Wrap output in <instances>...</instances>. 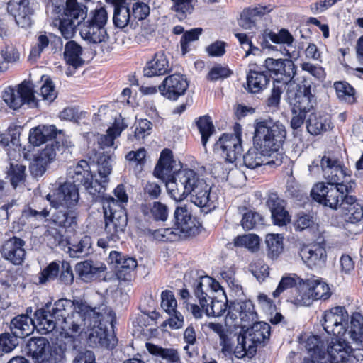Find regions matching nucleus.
<instances>
[{"label": "nucleus", "mask_w": 363, "mask_h": 363, "mask_svg": "<svg viewBox=\"0 0 363 363\" xmlns=\"http://www.w3.org/2000/svg\"><path fill=\"white\" fill-rule=\"evenodd\" d=\"M172 71L169 59L163 51L155 53L151 60L146 62L143 67L145 77H152L162 76Z\"/></svg>", "instance_id": "nucleus-23"}, {"label": "nucleus", "mask_w": 363, "mask_h": 363, "mask_svg": "<svg viewBox=\"0 0 363 363\" xmlns=\"http://www.w3.org/2000/svg\"><path fill=\"white\" fill-rule=\"evenodd\" d=\"M188 87L186 79L182 74H174L165 77L158 89L162 96L175 101L184 94Z\"/></svg>", "instance_id": "nucleus-18"}, {"label": "nucleus", "mask_w": 363, "mask_h": 363, "mask_svg": "<svg viewBox=\"0 0 363 363\" xmlns=\"http://www.w3.org/2000/svg\"><path fill=\"white\" fill-rule=\"evenodd\" d=\"M7 11L12 15L16 23L22 27H30L32 24L31 17L34 14V4L30 0H10L7 4Z\"/></svg>", "instance_id": "nucleus-19"}, {"label": "nucleus", "mask_w": 363, "mask_h": 363, "mask_svg": "<svg viewBox=\"0 0 363 363\" xmlns=\"http://www.w3.org/2000/svg\"><path fill=\"white\" fill-rule=\"evenodd\" d=\"M114 6L113 23L116 28H124L133 24L130 9L127 0H106Z\"/></svg>", "instance_id": "nucleus-31"}, {"label": "nucleus", "mask_w": 363, "mask_h": 363, "mask_svg": "<svg viewBox=\"0 0 363 363\" xmlns=\"http://www.w3.org/2000/svg\"><path fill=\"white\" fill-rule=\"evenodd\" d=\"M342 216L345 222L357 223L363 219V207L356 197L347 195L341 203Z\"/></svg>", "instance_id": "nucleus-32"}, {"label": "nucleus", "mask_w": 363, "mask_h": 363, "mask_svg": "<svg viewBox=\"0 0 363 363\" xmlns=\"http://www.w3.org/2000/svg\"><path fill=\"white\" fill-rule=\"evenodd\" d=\"M214 149L220 152L226 162L233 163L242 152L241 133H224L216 143Z\"/></svg>", "instance_id": "nucleus-15"}, {"label": "nucleus", "mask_w": 363, "mask_h": 363, "mask_svg": "<svg viewBox=\"0 0 363 363\" xmlns=\"http://www.w3.org/2000/svg\"><path fill=\"white\" fill-rule=\"evenodd\" d=\"M82 48L77 42L69 40L67 42L64 48V59L66 64L74 71L82 67L84 65V60L82 57Z\"/></svg>", "instance_id": "nucleus-37"}, {"label": "nucleus", "mask_w": 363, "mask_h": 363, "mask_svg": "<svg viewBox=\"0 0 363 363\" xmlns=\"http://www.w3.org/2000/svg\"><path fill=\"white\" fill-rule=\"evenodd\" d=\"M354 184L349 182L348 184H340L336 186L318 183L313 187L311 196L314 201L325 206L337 209L339 206L341 207L344 197L352 191Z\"/></svg>", "instance_id": "nucleus-9"}, {"label": "nucleus", "mask_w": 363, "mask_h": 363, "mask_svg": "<svg viewBox=\"0 0 363 363\" xmlns=\"http://www.w3.org/2000/svg\"><path fill=\"white\" fill-rule=\"evenodd\" d=\"M46 199L54 208L51 213L52 223L65 229L77 227L79 195L74 186L62 184L52 194H48Z\"/></svg>", "instance_id": "nucleus-4"}, {"label": "nucleus", "mask_w": 363, "mask_h": 363, "mask_svg": "<svg viewBox=\"0 0 363 363\" xmlns=\"http://www.w3.org/2000/svg\"><path fill=\"white\" fill-rule=\"evenodd\" d=\"M196 124L201 135L202 145L206 147L209 137L215 130L211 118L208 116H200L197 118Z\"/></svg>", "instance_id": "nucleus-53"}, {"label": "nucleus", "mask_w": 363, "mask_h": 363, "mask_svg": "<svg viewBox=\"0 0 363 363\" xmlns=\"http://www.w3.org/2000/svg\"><path fill=\"white\" fill-rule=\"evenodd\" d=\"M201 308L204 310L207 316L220 317L227 311L228 305L227 303L213 299L208 296L207 302L205 303V306Z\"/></svg>", "instance_id": "nucleus-54"}, {"label": "nucleus", "mask_w": 363, "mask_h": 363, "mask_svg": "<svg viewBox=\"0 0 363 363\" xmlns=\"http://www.w3.org/2000/svg\"><path fill=\"white\" fill-rule=\"evenodd\" d=\"M105 219V238L98 240L97 245L101 248L113 247L121 240L128 224L126 208L104 210Z\"/></svg>", "instance_id": "nucleus-8"}, {"label": "nucleus", "mask_w": 363, "mask_h": 363, "mask_svg": "<svg viewBox=\"0 0 363 363\" xmlns=\"http://www.w3.org/2000/svg\"><path fill=\"white\" fill-rule=\"evenodd\" d=\"M69 253L72 257H84L93 252L92 240L89 235H84L78 241L69 243Z\"/></svg>", "instance_id": "nucleus-43"}, {"label": "nucleus", "mask_w": 363, "mask_h": 363, "mask_svg": "<svg viewBox=\"0 0 363 363\" xmlns=\"http://www.w3.org/2000/svg\"><path fill=\"white\" fill-rule=\"evenodd\" d=\"M194 285V294L199 299V303L201 307L205 306V303L207 302L208 294L207 291L209 288L213 291H218L221 286L219 282L216 281L208 276H201L198 279H196Z\"/></svg>", "instance_id": "nucleus-35"}, {"label": "nucleus", "mask_w": 363, "mask_h": 363, "mask_svg": "<svg viewBox=\"0 0 363 363\" xmlns=\"http://www.w3.org/2000/svg\"><path fill=\"white\" fill-rule=\"evenodd\" d=\"M228 317L236 320L238 318L242 323L254 321L257 318L254 304L250 300L232 303L228 306Z\"/></svg>", "instance_id": "nucleus-26"}, {"label": "nucleus", "mask_w": 363, "mask_h": 363, "mask_svg": "<svg viewBox=\"0 0 363 363\" xmlns=\"http://www.w3.org/2000/svg\"><path fill=\"white\" fill-rule=\"evenodd\" d=\"M330 296L328 284L321 278L313 276L305 279L301 295L294 296L292 303L297 306H310L314 301H325Z\"/></svg>", "instance_id": "nucleus-11"}, {"label": "nucleus", "mask_w": 363, "mask_h": 363, "mask_svg": "<svg viewBox=\"0 0 363 363\" xmlns=\"http://www.w3.org/2000/svg\"><path fill=\"white\" fill-rule=\"evenodd\" d=\"M265 13L266 7L264 6L245 9L241 13L239 24L245 29H252L256 26L257 18L262 16Z\"/></svg>", "instance_id": "nucleus-45"}, {"label": "nucleus", "mask_w": 363, "mask_h": 363, "mask_svg": "<svg viewBox=\"0 0 363 363\" xmlns=\"http://www.w3.org/2000/svg\"><path fill=\"white\" fill-rule=\"evenodd\" d=\"M284 238L281 234L269 233L266 235L265 244L267 255L272 259H277L284 250Z\"/></svg>", "instance_id": "nucleus-46"}, {"label": "nucleus", "mask_w": 363, "mask_h": 363, "mask_svg": "<svg viewBox=\"0 0 363 363\" xmlns=\"http://www.w3.org/2000/svg\"><path fill=\"white\" fill-rule=\"evenodd\" d=\"M192 1L193 0H172L173 5L171 9L176 13V16L179 21H183L188 15L193 12L194 7Z\"/></svg>", "instance_id": "nucleus-55"}, {"label": "nucleus", "mask_w": 363, "mask_h": 363, "mask_svg": "<svg viewBox=\"0 0 363 363\" xmlns=\"http://www.w3.org/2000/svg\"><path fill=\"white\" fill-rule=\"evenodd\" d=\"M282 59H274L271 57H268L264 60V67L266 69V72H267V74L270 77L272 75L274 78V82L277 83V77L279 74H280V69L284 68L288 71L291 69V63L290 62H281ZM290 72H288L289 74Z\"/></svg>", "instance_id": "nucleus-52"}, {"label": "nucleus", "mask_w": 363, "mask_h": 363, "mask_svg": "<svg viewBox=\"0 0 363 363\" xmlns=\"http://www.w3.org/2000/svg\"><path fill=\"white\" fill-rule=\"evenodd\" d=\"M303 262L310 268L321 267L327 259V253L324 247L318 244L303 246L299 252Z\"/></svg>", "instance_id": "nucleus-24"}, {"label": "nucleus", "mask_w": 363, "mask_h": 363, "mask_svg": "<svg viewBox=\"0 0 363 363\" xmlns=\"http://www.w3.org/2000/svg\"><path fill=\"white\" fill-rule=\"evenodd\" d=\"M286 137V130L281 123L272 119L263 120L255 125L253 145L272 157V164L280 166L286 158L283 149Z\"/></svg>", "instance_id": "nucleus-3"}, {"label": "nucleus", "mask_w": 363, "mask_h": 363, "mask_svg": "<svg viewBox=\"0 0 363 363\" xmlns=\"http://www.w3.org/2000/svg\"><path fill=\"white\" fill-rule=\"evenodd\" d=\"M26 242L13 236L5 241L0 250L3 258L15 265L21 264L26 257Z\"/></svg>", "instance_id": "nucleus-20"}, {"label": "nucleus", "mask_w": 363, "mask_h": 363, "mask_svg": "<svg viewBox=\"0 0 363 363\" xmlns=\"http://www.w3.org/2000/svg\"><path fill=\"white\" fill-rule=\"evenodd\" d=\"M247 72L245 89L252 94H258L269 84L270 76L257 65L250 64Z\"/></svg>", "instance_id": "nucleus-22"}, {"label": "nucleus", "mask_w": 363, "mask_h": 363, "mask_svg": "<svg viewBox=\"0 0 363 363\" xmlns=\"http://www.w3.org/2000/svg\"><path fill=\"white\" fill-rule=\"evenodd\" d=\"M202 32L203 29L201 28H196L184 33L180 40L181 49L183 55L190 51L191 43L199 40Z\"/></svg>", "instance_id": "nucleus-56"}, {"label": "nucleus", "mask_w": 363, "mask_h": 363, "mask_svg": "<svg viewBox=\"0 0 363 363\" xmlns=\"http://www.w3.org/2000/svg\"><path fill=\"white\" fill-rule=\"evenodd\" d=\"M37 326L35 318L33 320L28 315L22 314L14 317L10 323L11 334L18 338L28 336Z\"/></svg>", "instance_id": "nucleus-33"}, {"label": "nucleus", "mask_w": 363, "mask_h": 363, "mask_svg": "<svg viewBox=\"0 0 363 363\" xmlns=\"http://www.w3.org/2000/svg\"><path fill=\"white\" fill-rule=\"evenodd\" d=\"M345 337L342 341L333 342L329 353L335 362L363 363V349L352 348Z\"/></svg>", "instance_id": "nucleus-14"}, {"label": "nucleus", "mask_w": 363, "mask_h": 363, "mask_svg": "<svg viewBox=\"0 0 363 363\" xmlns=\"http://www.w3.org/2000/svg\"><path fill=\"white\" fill-rule=\"evenodd\" d=\"M68 179L69 181L63 184L74 186L78 194L79 188H84L95 201H98L99 196L106 191V186L97 178H94L88 162L84 160H80L74 168L69 169Z\"/></svg>", "instance_id": "nucleus-7"}, {"label": "nucleus", "mask_w": 363, "mask_h": 363, "mask_svg": "<svg viewBox=\"0 0 363 363\" xmlns=\"http://www.w3.org/2000/svg\"><path fill=\"white\" fill-rule=\"evenodd\" d=\"M60 264L58 262L53 261L46 266L39 274V284H45L57 279L60 273Z\"/></svg>", "instance_id": "nucleus-57"}, {"label": "nucleus", "mask_w": 363, "mask_h": 363, "mask_svg": "<svg viewBox=\"0 0 363 363\" xmlns=\"http://www.w3.org/2000/svg\"><path fill=\"white\" fill-rule=\"evenodd\" d=\"M178 179L183 184L184 187L188 196L194 191L195 186L200 183L202 179H200L198 174L190 169H184L176 171Z\"/></svg>", "instance_id": "nucleus-49"}, {"label": "nucleus", "mask_w": 363, "mask_h": 363, "mask_svg": "<svg viewBox=\"0 0 363 363\" xmlns=\"http://www.w3.org/2000/svg\"><path fill=\"white\" fill-rule=\"evenodd\" d=\"M25 170L26 167L24 165L10 163L7 174L10 179L11 184L14 189L16 188L21 182L23 181L25 178Z\"/></svg>", "instance_id": "nucleus-62"}, {"label": "nucleus", "mask_w": 363, "mask_h": 363, "mask_svg": "<svg viewBox=\"0 0 363 363\" xmlns=\"http://www.w3.org/2000/svg\"><path fill=\"white\" fill-rule=\"evenodd\" d=\"M127 126L121 116L116 118L113 125L108 128L106 135H102L99 138V144L101 148L113 146L114 140L121 135V132L125 130Z\"/></svg>", "instance_id": "nucleus-42"}, {"label": "nucleus", "mask_w": 363, "mask_h": 363, "mask_svg": "<svg viewBox=\"0 0 363 363\" xmlns=\"http://www.w3.org/2000/svg\"><path fill=\"white\" fill-rule=\"evenodd\" d=\"M211 187L203 179L195 186L191 193V202L200 208H208V211L214 208L215 197L211 194Z\"/></svg>", "instance_id": "nucleus-28"}, {"label": "nucleus", "mask_w": 363, "mask_h": 363, "mask_svg": "<svg viewBox=\"0 0 363 363\" xmlns=\"http://www.w3.org/2000/svg\"><path fill=\"white\" fill-rule=\"evenodd\" d=\"M233 243L235 247H245L254 251L259 248V238L255 234L237 236Z\"/></svg>", "instance_id": "nucleus-61"}, {"label": "nucleus", "mask_w": 363, "mask_h": 363, "mask_svg": "<svg viewBox=\"0 0 363 363\" xmlns=\"http://www.w3.org/2000/svg\"><path fill=\"white\" fill-rule=\"evenodd\" d=\"M57 131L55 125H38L31 128L29 133V142L34 146H39L57 137Z\"/></svg>", "instance_id": "nucleus-41"}, {"label": "nucleus", "mask_w": 363, "mask_h": 363, "mask_svg": "<svg viewBox=\"0 0 363 363\" xmlns=\"http://www.w3.org/2000/svg\"><path fill=\"white\" fill-rule=\"evenodd\" d=\"M174 225L182 237H190L199 233L200 223L193 216L186 205L177 206L174 212Z\"/></svg>", "instance_id": "nucleus-16"}, {"label": "nucleus", "mask_w": 363, "mask_h": 363, "mask_svg": "<svg viewBox=\"0 0 363 363\" xmlns=\"http://www.w3.org/2000/svg\"><path fill=\"white\" fill-rule=\"evenodd\" d=\"M233 74V72L228 66H223L221 64H216L209 71L207 75V79L211 82L223 80Z\"/></svg>", "instance_id": "nucleus-63"}, {"label": "nucleus", "mask_w": 363, "mask_h": 363, "mask_svg": "<svg viewBox=\"0 0 363 363\" xmlns=\"http://www.w3.org/2000/svg\"><path fill=\"white\" fill-rule=\"evenodd\" d=\"M349 315L343 306H336L325 311L320 320L324 330L328 335H333L330 344L338 340L342 341L346 337L348 330Z\"/></svg>", "instance_id": "nucleus-10"}, {"label": "nucleus", "mask_w": 363, "mask_h": 363, "mask_svg": "<svg viewBox=\"0 0 363 363\" xmlns=\"http://www.w3.org/2000/svg\"><path fill=\"white\" fill-rule=\"evenodd\" d=\"M347 340L356 347H362L363 342V315L358 313H354L348 321V330L346 333Z\"/></svg>", "instance_id": "nucleus-39"}, {"label": "nucleus", "mask_w": 363, "mask_h": 363, "mask_svg": "<svg viewBox=\"0 0 363 363\" xmlns=\"http://www.w3.org/2000/svg\"><path fill=\"white\" fill-rule=\"evenodd\" d=\"M174 162L172 150L167 148L164 149L155 167L154 175L165 183L167 193L172 199L175 201H182L187 197L188 194L183 184L178 179L176 171L173 170Z\"/></svg>", "instance_id": "nucleus-5"}, {"label": "nucleus", "mask_w": 363, "mask_h": 363, "mask_svg": "<svg viewBox=\"0 0 363 363\" xmlns=\"http://www.w3.org/2000/svg\"><path fill=\"white\" fill-rule=\"evenodd\" d=\"M149 233L155 239L162 242H175L186 238L182 237L180 235L182 233L179 232L174 225V228H161L155 230H149Z\"/></svg>", "instance_id": "nucleus-51"}, {"label": "nucleus", "mask_w": 363, "mask_h": 363, "mask_svg": "<svg viewBox=\"0 0 363 363\" xmlns=\"http://www.w3.org/2000/svg\"><path fill=\"white\" fill-rule=\"evenodd\" d=\"M146 349L152 355L166 360L168 363L178 362L180 360V356L176 349L164 348L150 342L146 343Z\"/></svg>", "instance_id": "nucleus-44"}, {"label": "nucleus", "mask_w": 363, "mask_h": 363, "mask_svg": "<svg viewBox=\"0 0 363 363\" xmlns=\"http://www.w3.org/2000/svg\"><path fill=\"white\" fill-rule=\"evenodd\" d=\"M243 164L248 169H254L262 165H269L276 167L271 163L272 157H268V154L262 152L253 145L247 153L243 155Z\"/></svg>", "instance_id": "nucleus-40"}, {"label": "nucleus", "mask_w": 363, "mask_h": 363, "mask_svg": "<svg viewBox=\"0 0 363 363\" xmlns=\"http://www.w3.org/2000/svg\"><path fill=\"white\" fill-rule=\"evenodd\" d=\"M271 327L265 322H257L253 324L249 331L248 340L253 343H262L268 340Z\"/></svg>", "instance_id": "nucleus-48"}, {"label": "nucleus", "mask_w": 363, "mask_h": 363, "mask_svg": "<svg viewBox=\"0 0 363 363\" xmlns=\"http://www.w3.org/2000/svg\"><path fill=\"white\" fill-rule=\"evenodd\" d=\"M2 98L9 107L13 110H17L23 105H27L28 108H35L38 106V101L34 95L33 85L26 81L18 85L16 89H6Z\"/></svg>", "instance_id": "nucleus-12"}, {"label": "nucleus", "mask_w": 363, "mask_h": 363, "mask_svg": "<svg viewBox=\"0 0 363 363\" xmlns=\"http://www.w3.org/2000/svg\"><path fill=\"white\" fill-rule=\"evenodd\" d=\"M273 223L276 225L284 226L290 223L291 218L285 209V201L280 199L277 194H271L267 201Z\"/></svg>", "instance_id": "nucleus-25"}, {"label": "nucleus", "mask_w": 363, "mask_h": 363, "mask_svg": "<svg viewBox=\"0 0 363 363\" xmlns=\"http://www.w3.org/2000/svg\"><path fill=\"white\" fill-rule=\"evenodd\" d=\"M18 345V337L9 333L0 334V351L4 353L12 352Z\"/></svg>", "instance_id": "nucleus-64"}, {"label": "nucleus", "mask_w": 363, "mask_h": 363, "mask_svg": "<svg viewBox=\"0 0 363 363\" xmlns=\"http://www.w3.org/2000/svg\"><path fill=\"white\" fill-rule=\"evenodd\" d=\"M320 167L328 185L339 186L344 184V179L350 176L342 162L337 158L324 155L320 160Z\"/></svg>", "instance_id": "nucleus-17"}, {"label": "nucleus", "mask_w": 363, "mask_h": 363, "mask_svg": "<svg viewBox=\"0 0 363 363\" xmlns=\"http://www.w3.org/2000/svg\"><path fill=\"white\" fill-rule=\"evenodd\" d=\"M88 8L77 0H67L63 12L53 21L58 26L61 35L65 39L72 38L78 26L82 38L94 44L100 43L108 38L106 25L108 15L104 6L96 7L87 13Z\"/></svg>", "instance_id": "nucleus-2"}, {"label": "nucleus", "mask_w": 363, "mask_h": 363, "mask_svg": "<svg viewBox=\"0 0 363 363\" xmlns=\"http://www.w3.org/2000/svg\"><path fill=\"white\" fill-rule=\"evenodd\" d=\"M68 347L65 342L50 345L43 337H31L26 345V352L35 363H60L65 358Z\"/></svg>", "instance_id": "nucleus-6"}, {"label": "nucleus", "mask_w": 363, "mask_h": 363, "mask_svg": "<svg viewBox=\"0 0 363 363\" xmlns=\"http://www.w3.org/2000/svg\"><path fill=\"white\" fill-rule=\"evenodd\" d=\"M106 270V266L100 262L86 260L76 264L75 272L84 282H90Z\"/></svg>", "instance_id": "nucleus-30"}, {"label": "nucleus", "mask_w": 363, "mask_h": 363, "mask_svg": "<svg viewBox=\"0 0 363 363\" xmlns=\"http://www.w3.org/2000/svg\"><path fill=\"white\" fill-rule=\"evenodd\" d=\"M60 141H52L51 143L46 145L45 148L40 151L35 157L49 164L55 160L56 150L60 151Z\"/></svg>", "instance_id": "nucleus-60"}, {"label": "nucleus", "mask_w": 363, "mask_h": 363, "mask_svg": "<svg viewBox=\"0 0 363 363\" xmlns=\"http://www.w3.org/2000/svg\"><path fill=\"white\" fill-rule=\"evenodd\" d=\"M177 300L173 292L169 290L163 291L161 294V307L169 315L165 323L172 329L181 328L184 325V317L177 310Z\"/></svg>", "instance_id": "nucleus-21"}, {"label": "nucleus", "mask_w": 363, "mask_h": 363, "mask_svg": "<svg viewBox=\"0 0 363 363\" xmlns=\"http://www.w3.org/2000/svg\"><path fill=\"white\" fill-rule=\"evenodd\" d=\"M334 88L336 91L337 98L348 104H352L355 103V90L345 81H339L334 83Z\"/></svg>", "instance_id": "nucleus-50"}, {"label": "nucleus", "mask_w": 363, "mask_h": 363, "mask_svg": "<svg viewBox=\"0 0 363 363\" xmlns=\"http://www.w3.org/2000/svg\"><path fill=\"white\" fill-rule=\"evenodd\" d=\"M142 211L145 215H148L150 213L156 221H166L169 216L167 206L160 201H154L149 205L143 206Z\"/></svg>", "instance_id": "nucleus-47"}, {"label": "nucleus", "mask_w": 363, "mask_h": 363, "mask_svg": "<svg viewBox=\"0 0 363 363\" xmlns=\"http://www.w3.org/2000/svg\"><path fill=\"white\" fill-rule=\"evenodd\" d=\"M112 170L111 157V156L103 155L98 160V173L100 177L99 182L106 186V184L108 181V175Z\"/></svg>", "instance_id": "nucleus-59"}, {"label": "nucleus", "mask_w": 363, "mask_h": 363, "mask_svg": "<svg viewBox=\"0 0 363 363\" xmlns=\"http://www.w3.org/2000/svg\"><path fill=\"white\" fill-rule=\"evenodd\" d=\"M287 98L291 109L297 113H311L316 104V98L311 93V86L308 83L297 84L295 89H288Z\"/></svg>", "instance_id": "nucleus-13"}, {"label": "nucleus", "mask_w": 363, "mask_h": 363, "mask_svg": "<svg viewBox=\"0 0 363 363\" xmlns=\"http://www.w3.org/2000/svg\"><path fill=\"white\" fill-rule=\"evenodd\" d=\"M305 279L298 277L296 274H289L283 276L276 290L272 293L274 298H277L281 293L287 289H291L292 296L290 297L291 302L296 295H301Z\"/></svg>", "instance_id": "nucleus-29"}, {"label": "nucleus", "mask_w": 363, "mask_h": 363, "mask_svg": "<svg viewBox=\"0 0 363 363\" xmlns=\"http://www.w3.org/2000/svg\"><path fill=\"white\" fill-rule=\"evenodd\" d=\"M108 262L117 269L120 277L130 273L138 265L135 258L126 257L118 251H111L109 253Z\"/></svg>", "instance_id": "nucleus-34"}, {"label": "nucleus", "mask_w": 363, "mask_h": 363, "mask_svg": "<svg viewBox=\"0 0 363 363\" xmlns=\"http://www.w3.org/2000/svg\"><path fill=\"white\" fill-rule=\"evenodd\" d=\"M116 198L107 195L105 191L99 196L98 201H101L103 205V210L112 211L125 208V206L128 201V196L127 194L125 186L122 184H118L113 190Z\"/></svg>", "instance_id": "nucleus-27"}, {"label": "nucleus", "mask_w": 363, "mask_h": 363, "mask_svg": "<svg viewBox=\"0 0 363 363\" xmlns=\"http://www.w3.org/2000/svg\"><path fill=\"white\" fill-rule=\"evenodd\" d=\"M330 119L328 114L313 113L309 114L306 120L308 132L313 135H318L330 129Z\"/></svg>", "instance_id": "nucleus-38"}, {"label": "nucleus", "mask_w": 363, "mask_h": 363, "mask_svg": "<svg viewBox=\"0 0 363 363\" xmlns=\"http://www.w3.org/2000/svg\"><path fill=\"white\" fill-rule=\"evenodd\" d=\"M50 214V212L44 208L42 211H36L30 207H27L22 211L20 222L25 225L28 222L33 220H42L46 218Z\"/></svg>", "instance_id": "nucleus-58"}, {"label": "nucleus", "mask_w": 363, "mask_h": 363, "mask_svg": "<svg viewBox=\"0 0 363 363\" xmlns=\"http://www.w3.org/2000/svg\"><path fill=\"white\" fill-rule=\"evenodd\" d=\"M34 316L38 330L43 333L60 328L71 336L86 328L91 346L111 350L116 345L117 339L108 331V322L104 321L99 308L91 307L82 299L61 298L53 305L46 303L35 312Z\"/></svg>", "instance_id": "nucleus-1"}, {"label": "nucleus", "mask_w": 363, "mask_h": 363, "mask_svg": "<svg viewBox=\"0 0 363 363\" xmlns=\"http://www.w3.org/2000/svg\"><path fill=\"white\" fill-rule=\"evenodd\" d=\"M263 40L261 45L263 48L275 50L277 46L269 45V40L276 44H283L291 47L294 41L293 35L286 28H281L278 33L265 30L262 34Z\"/></svg>", "instance_id": "nucleus-36"}]
</instances>
